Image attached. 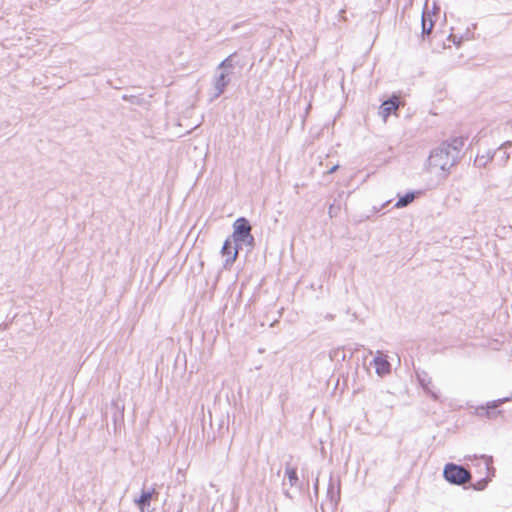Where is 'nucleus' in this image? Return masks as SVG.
Listing matches in <instances>:
<instances>
[{
    "instance_id": "nucleus-1",
    "label": "nucleus",
    "mask_w": 512,
    "mask_h": 512,
    "mask_svg": "<svg viewBox=\"0 0 512 512\" xmlns=\"http://www.w3.org/2000/svg\"><path fill=\"white\" fill-rule=\"evenodd\" d=\"M463 146V138H455L451 142H443L434 148L428 158L430 172L440 171L444 176H447L451 168L459 161Z\"/></svg>"
},
{
    "instance_id": "nucleus-2",
    "label": "nucleus",
    "mask_w": 512,
    "mask_h": 512,
    "mask_svg": "<svg viewBox=\"0 0 512 512\" xmlns=\"http://www.w3.org/2000/svg\"><path fill=\"white\" fill-rule=\"evenodd\" d=\"M443 476L449 483L455 485H462L471 478V474L467 469L453 463L446 464Z\"/></svg>"
},
{
    "instance_id": "nucleus-3",
    "label": "nucleus",
    "mask_w": 512,
    "mask_h": 512,
    "mask_svg": "<svg viewBox=\"0 0 512 512\" xmlns=\"http://www.w3.org/2000/svg\"><path fill=\"white\" fill-rule=\"evenodd\" d=\"M233 239L235 243L246 244L252 246L254 237L251 234V225L249 222L241 217L234 222Z\"/></svg>"
},
{
    "instance_id": "nucleus-4",
    "label": "nucleus",
    "mask_w": 512,
    "mask_h": 512,
    "mask_svg": "<svg viewBox=\"0 0 512 512\" xmlns=\"http://www.w3.org/2000/svg\"><path fill=\"white\" fill-rule=\"evenodd\" d=\"M230 81L231 78L228 73L216 70V75L213 80V94L210 100L213 101L217 99L225 91Z\"/></svg>"
},
{
    "instance_id": "nucleus-5",
    "label": "nucleus",
    "mask_w": 512,
    "mask_h": 512,
    "mask_svg": "<svg viewBox=\"0 0 512 512\" xmlns=\"http://www.w3.org/2000/svg\"><path fill=\"white\" fill-rule=\"evenodd\" d=\"M221 254L226 258L223 266L225 269H228L237 258L238 248L232 244L230 239H226L222 246Z\"/></svg>"
},
{
    "instance_id": "nucleus-6",
    "label": "nucleus",
    "mask_w": 512,
    "mask_h": 512,
    "mask_svg": "<svg viewBox=\"0 0 512 512\" xmlns=\"http://www.w3.org/2000/svg\"><path fill=\"white\" fill-rule=\"evenodd\" d=\"M417 379H418L421 387L428 394H430L431 397L434 400H437L438 399V394H437V391L435 389V386L433 385L431 377L426 372L423 371V372L417 373Z\"/></svg>"
},
{
    "instance_id": "nucleus-7",
    "label": "nucleus",
    "mask_w": 512,
    "mask_h": 512,
    "mask_svg": "<svg viewBox=\"0 0 512 512\" xmlns=\"http://www.w3.org/2000/svg\"><path fill=\"white\" fill-rule=\"evenodd\" d=\"M372 364L375 367L376 373L383 377L390 373L391 365L386 357L381 355L380 351H377V356L373 359Z\"/></svg>"
},
{
    "instance_id": "nucleus-8",
    "label": "nucleus",
    "mask_w": 512,
    "mask_h": 512,
    "mask_svg": "<svg viewBox=\"0 0 512 512\" xmlns=\"http://www.w3.org/2000/svg\"><path fill=\"white\" fill-rule=\"evenodd\" d=\"M399 104L400 102L398 97L394 96L382 103L379 114L384 120H386L392 112H395L398 109Z\"/></svg>"
},
{
    "instance_id": "nucleus-9",
    "label": "nucleus",
    "mask_w": 512,
    "mask_h": 512,
    "mask_svg": "<svg viewBox=\"0 0 512 512\" xmlns=\"http://www.w3.org/2000/svg\"><path fill=\"white\" fill-rule=\"evenodd\" d=\"M237 54L232 53L227 58H225L218 66L217 71H222L228 73V75H231L233 73V70L236 66L239 65L238 61L236 60Z\"/></svg>"
},
{
    "instance_id": "nucleus-10",
    "label": "nucleus",
    "mask_w": 512,
    "mask_h": 512,
    "mask_svg": "<svg viewBox=\"0 0 512 512\" xmlns=\"http://www.w3.org/2000/svg\"><path fill=\"white\" fill-rule=\"evenodd\" d=\"M509 149H512V143L506 142L493 153V156L497 157V161L501 166H504L510 158Z\"/></svg>"
},
{
    "instance_id": "nucleus-11",
    "label": "nucleus",
    "mask_w": 512,
    "mask_h": 512,
    "mask_svg": "<svg viewBox=\"0 0 512 512\" xmlns=\"http://www.w3.org/2000/svg\"><path fill=\"white\" fill-rule=\"evenodd\" d=\"M327 497L329 498L333 507H335L340 500V483H335L332 479H330L328 489H327Z\"/></svg>"
},
{
    "instance_id": "nucleus-12",
    "label": "nucleus",
    "mask_w": 512,
    "mask_h": 512,
    "mask_svg": "<svg viewBox=\"0 0 512 512\" xmlns=\"http://www.w3.org/2000/svg\"><path fill=\"white\" fill-rule=\"evenodd\" d=\"M511 399H512V397L511 398L510 397H504V398H501V399H497V400H493V401L488 402L487 405H486L487 417L495 418L497 415H499L501 413V411L494 412V411H491V410L496 409L501 404L506 403V402L510 401Z\"/></svg>"
},
{
    "instance_id": "nucleus-13",
    "label": "nucleus",
    "mask_w": 512,
    "mask_h": 512,
    "mask_svg": "<svg viewBox=\"0 0 512 512\" xmlns=\"http://www.w3.org/2000/svg\"><path fill=\"white\" fill-rule=\"evenodd\" d=\"M155 489H151L150 491H143L140 498L136 500V504L140 507L141 510L144 509L145 506H149L150 500L152 499L153 494H155Z\"/></svg>"
},
{
    "instance_id": "nucleus-14",
    "label": "nucleus",
    "mask_w": 512,
    "mask_h": 512,
    "mask_svg": "<svg viewBox=\"0 0 512 512\" xmlns=\"http://www.w3.org/2000/svg\"><path fill=\"white\" fill-rule=\"evenodd\" d=\"M421 25H422V35L423 36L429 35L433 29V21H432L430 15H427L425 12H423V15H422Z\"/></svg>"
},
{
    "instance_id": "nucleus-15",
    "label": "nucleus",
    "mask_w": 512,
    "mask_h": 512,
    "mask_svg": "<svg viewBox=\"0 0 512 512\" xmlns=\"http://www.w3.org/2000/svg\"><path fill=\"white\" fill-rule=\"evenodd\" d=\"M414 198H415V194L414 193H412V192L406 193L404 196L399 198V200L395 204V207L396 208L406 207L411 202H413Z\"/></svg>"
},
{
    "instance_id": "nucleus-16",
    "label": "nucleus",
    "mask_w": 512,
    "mask_h": 512,
    "mask_svg": "<svg viewBox=\"0 0 512 512\" xmlns=\"http://www.w3.org/2000/svg\"><path fill=\"white\" fill-rule=\"evenodd\" d=\"M285 474L289 479L290 485L294 486L298 481L296 469L293 467L287 466L285 469Z\"/></svg>"
},
{
    "instance_id": "nucleus-17",
    "label": "nucleus",
    "mask_w": 512,
    "mask_h": 512,
    "mask_svg": "<svg viewBox=\"0 0 512 512\" xmlns=\"http://www.w3.org/2000/svg\"><path fill=\"white\" fill-rule=\"evenodd\" d=\"M493 157V153L488 152L487 155L477 156L475 162L478 163L479 166H485L493 159Z\"/></svg>"
},
{
    "instance_id": "nucleus-18",
    "label": "nucleus",
    "mask_w": 512,
    "mask_h": 512,
    "mask_svg": "<svg viewBox=\"0 0 512 512\" xmlns=\"http://www.w3.org/2000/svg\"><path fill=\"white\" fill-rule=\"evenodd\" d=\"M449 40H452L457 45L460 44V39L457 40V37L455 35H453V34L449 35Z\"/></svg>"
},
{
    "instance_id": "nucleus-19",
    "label": "nucleus",
    "mask_w": 512,
    "mask_h": 512,
    "mask_svg": "<svg viewBox=\"0 0 512 512\" xmlns=\"http://www.w3.org/2000/svg\"><path fill=\"white\" fill-rule=\"evenodd\" d=\"M338 168H339V165H338V164L334 165L333 167H331V168L328 170V174L334 173Z\"/></svg>"
},
{
    "instance_id": "nucleus-20",
    "label": "nucleus",
    "mask_w": 512,
    "mask_h": 512,
    "mask_svg": "<svg viewBox=\"0 0 512 512\" xmlns=\"http://www.w3.org/2000/svg\"><path fill=\"white\" fill-rule=\"evenodd\" d=\"M328 213H329V216H330V217H333V216H334V206H333V205H331V206L329 207V211H328Z\"/></svg>"
},
{
    "instance_id": "nucleus-21",
    "label": "nucleus",
    "mask_w": 512,
    "mask_h": 512,
    "mask_svg": "<svg viewBox=\"0 0 512 512\" xmlns=\"http://www.w3.org/2000/svg\"><path fill=\"white\" fill-rule=\"evenodd\" d=\"M314 490L317 493V491H318V480H316V483L314 484Z\"/></svg>"
},
{
    "instance_id": "nucleus-22",
    "label": "nucleus",
    "mask_w": 512,
    "mask_h": 512,
    "mask_svg": "<svg viewBox=\"0 0 512 512\" xmlns=\"http://www.w3.org/2000/svg\"><path fill=\"white\" fill-rule=\"evenodd\" d=\"M509 151H510V155H511V154H512V148H511V149H509Z\"/></svg>"
}]
</instances>
